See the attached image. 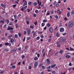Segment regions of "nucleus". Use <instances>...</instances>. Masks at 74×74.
<instances>
[{
  "mask_svg": "<svg viewBox=\"0 0 74 74\" xmlns=\"http://www.w3.org/2000/svg\"><path fill=\"white\" fill-rule=\"evenodd\" d=\"M27 6H25L24 7H23L21 9V11H24L25 10V9H26V8H27Z\"/></svg>",
  "mask_w": 74,
  "mask_h": 74,
  "instance_id": "nucleus-1",
  "label": "nucleus"
},
{
  "mask_svg": "<svg viewBox=\"0 0 74 74\" xmlns=\"http://www.w3.org/2000/svg\"><path fill=\"white\" fill-rule=\"evenodd\" d=\"M73 26V22H71L69 23V26H70V27H71Z\"/></svg>",
  "mask_w": 74,
  "mask_h": 74,
  "instance_id": "nucleus-2",
  "label": "nucleus"
},
{
  "mask_svg": "<svg viewBox=\"0 0 74 74\" xmlns=\"http://www.w3.org/2000/svg\"><path fill=\"white\" fill-rule=\"evenodd\" d=\"M30 32H31V30L29 29H28L27 30V33L28 35H30Z\"/></svg>",
  "mask_w": 74,
  "mask_h": 74,
  "instance_id": "nucleus-3",
  "label": "nucleus"
},
{
  "mask_svg": "<svg viewBox=\"0 0 74 74\" xmlns=\"http://www.w3.org/2000/svg\"><path fill=\"white\" fill-rule=\"evenodd\" d=\"M13 28L12 27H10V26H8V29H7L8 30H13Z\"/></svg>",
  "mask_w": 74,
  "mask_h": 74,
  "instance_id": "nucleus-4",
  "label": "nucleus"
},
{
  "mask_svg": "<svg viewBox=\"0 0 74 74\" xmlns=\"http://www.w3.org/2000/svg\"><path fill=\"white\" fill-rule=\"evenodd\" d=\"M61 41L62 42H65L66 41V39L65 38H62L61 39Z\"/></svg>",
  "mask_w": 74,
  "mask_h": 74,
  "instance_id": "nucleus-5",
  "label": "nucleus"
},
{
  "mask_svg": "<svg viewBox=\"0 0 74 74\" xmlns=\"http://www.w3.org/2000/svg\"><path fill=\"white\" fill-rule=\"evenodd\" d=\"M1 5L2 7L4 8H5L7 7L6 5H4V4L3 3L1 4Z\"/></svg>",
  "mask_w": 74,
  "mask_h": 74,
  "instance_id": "nucleus-6",
  "label": "nucleus"
},
{
  "mask_svg": "<svg viewBox=\"0 0 74 74\" xmlns=\"http://www.w3.org/2000/svg\"><path fill=\"white\" fill-rule=\"evenodd\" d=\"M64 31V29L63 28H61L60 29V32H63Z\"/></svg>",
  "mask_w": 74,
  "mask_h": 74,
  "instance_id": "nucleus-7",
  "label": "nucleus"
},
{
  "mask_svg": "<svg viewBox=\"0 0 74 74\" xmlns=\"http://www.w3.org/2000/svg\"><path fill=\"white\" fill-rule=\"evenodd\" d=\"M49 30L50 32H53V29L52 27H50L49 28Z\"/></svg>",
  "mask_w": 74,
  "mask_h": 74,
  "instance_id": "nucleus-8",
  "label": "nucleus"
},
{
  "mask_svg": "<svg viewBox=\"0 0 74 74\" xmlns=\"http://www.w3.org/2000/svg\"><path fill=\"white\" fill-rule=\"evenodd\" d=\"M5 22V20L4 19L0 21V23H4Z\"/></svg>",
  "mask_w": 74,
  "mask_h": 74,
  "instance_id": "nucleus-9",
  "label": "nucleus"
},
{
  "mask_svg": "<svg viewBox=\"0 0 74 74\" xmlns=\"http://www.w3.org/2000/svg\"><path fill=\"white\" fill-rule=\"evenodd\" d=\"M46 61L48 64H50V60L49 59H48Z\"/></svg>",
  "mask_w": 74,
  "mask_h": 74,
  "instance_id": "nucleus-10",
  "label": "nucleus"
},
{
  "mask_svg": "<svg viewBox=\"0 0 74 74\" xmlns=\"http://www.w3.org/2000/svg\"><path fill=\"white\" fill-rule=\"evenodd\" d=\"M27 5V1H25L24 3L23 4V6L24 7V6H25V5Z\"/></svg>",
  "mask_w": 74,
  "mask_h": 74,
  "instance_id": "nucleus-11",
  "label": "nucleus"
},
{
  "mask_svg": "<svg viewBox=\"0 0 74 74\" xmlns=\"http://www.w3.org/2000/svg\"><path fill=\"white\" fill-rule=\"evenodd\" d=\"M64 51L62 50H61L60 51H59V53L60 54H62V53Z\"/></svg>",
  "mask_w": 74,
  "mask_h": 74,
  "instance_id": "nucleus-12",
  "label": "nucleus"
},
{
  "mask_svg": "<svg viewBox=\"0 0 74 74\" xmlns=\"http://www.w3.org/2000/svg\"><path fill=\"white\" fill-rule=\"evenodd\" d=\"M70 12H67V17H68V18H69V16H70Z\"/></svg>",
  "mask_w": 74,
  "mask_h": 74,
  "instance_id": "nucleus-13",
  "label": "nucleus"
},
{
  "mask_svg": "<svg viewBox=\"0 0 74 74\" xmlns=\"http://www.w3.org/2000/svg\"><path fill=\"white\" fill-rule=\"evenodd\" d=\"M9 51V49H8L7 48L5 49V51L6 52H8Z\"/></svg>",
  "mask_w": 74,
  "mask_h": 74,
  "instance_id": "nucleus-14",
  "label": "nucleus"
},
{
  "mask_svg": "<svg viewBox=\"0 0 74 74\" xmlns=\"http://www.w3.org/2000/svg\"><path fill=\"white\" fill-rule=\"evenodd\" d=\"M65 57L66 58H70V56L69 55H67L65 56Z\"/></svg>",
  "mask_w": 74,
  "mask_h": 74,
  "instance_id": "nucleus-15",
  "label": "nucleus"
},
{
  "mask_svg": "<svg viewBox=\"0 0 74 74\" xmlns=\"http://www.w3.org/2000/svg\"><path fill=\"white\" fill-rule=\"evenodd\" d=\"M71 14L72 15H74V10H73L71 12Z\"/></svg>",
  "mask_w": 74,
  "mask_h": 74,
  "instance_id": "nucleus-16",
  "label": "nucleus"
},
{
  "mask_svg": "<svg viewBox=\"0 0 74 74\" xmlns=\"http://www.w3.org/2000/svg\"><path fill=\"white\" fill-rule=\"evenodd\" d=\"M6 21L7 23L8 24V23H9V20L8 19H6Z\"/></svg>",
  "mask_w": 74,
  "mask_h": 74,
  "instance_id": "nucleus-17",
  "label": "nucleus"
},
{
  "mask_svg": "<svg viewBox=\"0 0 74 74\" xmlns=\"http://www.w3.org/2000/svg\"><path fill=\"white\" fill-rule=\"evenodd\" d=\"M4 45H7V46H8L9 43H8V42H6L5 43Z\"/></svg>",
  "mask_w": 74,
  "mask_h": 74,
  "instance_id": "nucleus-18",
  "label": "nucleus"
},
{
  "mask_svg": "<svg viewBox=\"0 0 74 74\" xmlns=\"http://www.w3.org/2000/svg\"><path fill=\"white\" fill-rule=\"evenodd\" d=\"M12 35L10 34L9 36H8V38H11V37H12Z\"/></svg>",
  "mask_w": 74,
  "mask_h": 74,
  "instance_id": "nucleus-19",
  "label": "nucleus"
},
{
  "mask_svg": "<svg viewBox=\"0 0 74 74\" xmlns=\"http://www.w3.org/2000/svg\"><path fill=\"white\" fill-rule=\"evenodd\" d=\"M34 60H38V58L37 57L34 58Z\"/></svg>",
  "mask_w": 74,
  "mask_h": 74,
  "instance_id": "nucleus-20",
  "label": "nucleus"
},
{
  "mask_svg": "<svg viewBox=\"0 0 74 74\" xmlns=\"http://www.w3.org/2000/svg\"><path fill=\"white\" fill-rule=\"evenodd\" d=\"M56 36L57 37H59V34H58V32L57 33Z\"/></svg>",
  "mask_w": 74,
  "mask_h": 74,
  "instance_id": "nucleus-21",
  "label": "nucleus"
},
{
  "mask_svg": "<svg viewBox=\"0 0 74 74\" xmlns=\"http://www.w3.org/2000/svg\"><path fill=\"white\" fill-rule=\"evenodd\" d=\"M47 20H43L42 22L43 23H45V22H47Z\"/></svg>",
  "mask_w": 74,
  "mask_h": 74,
  "instance_id": "nucleus-22",
  "label": "nucleus"
},
{
  "mask_svg": "<svg viewBox=\"0 0 74 74\" xmlns=\"http://www.w3.org/2000/svg\"><path fill=\"white\" fill-rule=\"evenodd\" d=\"M38 62H35L34 65H38Z\"/></svg>",
  "mask_w": 74,
  "mask_h": 74,
  "instance_id": "nucleus-23",
  "label": "nucleus"
},
{
  "mask_svg": "<svg viewBox=\"0 0 74 74\" xmlns=\"http://www.w3.org/2000/svg\"><path fill=\"white\" fill-rule=\"evenodd\" d=\"M42 70H45V66H42Z\"/></svg>",
  "mask_w": 74,
  "mask_h": 74,
  "instance_id": "nucleus-24",
  "label": "nucleus"
},
{
  "mask_svg": "<svg viewBox=\"0 0 74 74\" xmlns=\"http://www.w3.org/2000/svg\"><path fill=\"white\" fill-rule=\"evenodd\" d=\"M4 73V70L0 72L1 74H3V73Z\"/></svg>",
  "mask_w": 74,
  "mask_h": 74,
  "instance_id": "nucleus-25",
  "label": "nucleus"
},
{
  "mask_svg": "<svg viewBox=\"0 0 74 74\" xmlns=\"http://www.w3.org/2000/svg\"><path fill=\"white\" fill-rule=\"evenodd\" d=\"M35 6H36V5H37V3L36 2H35L33 4Z\"/></svg>",
  "mask_w": 74,
  "mask_h": 74,
  "instance_id": "nucleus-26",
  "label": "nucleus"
},
{
  "mask_svg": "<svg viewBox=\"0 0 74 74\" xmlns=\"http://www.w3.org/2000/svg\"><path fill=\"white\" fill-rule=\"evenodd\" d=\"M32 2L31 1H29L28 3V4L29 5H31V4H32Z\"/></svg>",
  "mask_w": 74,
  "mask_h": 74,
  "instance_id": "nucleus-27",
  "label": "nucleus"
},
{
  "mask_svg": "<svg viewBox=\"0 0 74 74\" xmlns=\"http://www.w3.org/2000/svg\"><path fill=\"white\" fill-rule=\"evenodd\" d=\"M15 67V65L12 66V69H14Z\"/></svg>",
  "mask_w": 74,
  "mask_h": 74,
  "instance_id": "nucleus-28",
  "label": "nucleus"
},
{
  "mask_svg": "<svg viewBox=\"0 0 74 74\" xmlns=\"http://www.w3.org/2000/svg\"><path fill=\"white\" fill-rule=\"evenodd\" d=\"M47 27H49L50 26H51V25L50 24V23H48L47 24Z\"/></svg>",
  "mask_w": 74,
  "mask_h": 74,
  "instance_id": "nucleus-29",
  "label": "nucleus"
},
{
  "mask_svg": "<svg viewBox=\"0 0 74 74\" xmlns=\"http://www.w3.org/2000/svg\"><path fill=\"white\" fill-rule=\"evenodd\" d=\"M41 25H42V26L43 27V26H45V24H44V23H42Z\"/></svg>",
  "mask_w": 74,
  "mask_h": 74,
  "instance_id": "nucleus-30",
  "label": "nucleus"
},
{
  "mask_svg": "<svg viewBox=\"0 0 74 74\" xmlns=\"http://www.w3.org/2000/svg\"><path fill=\"white\" fill-rule=\"evenodd\" d=\"M14 39H12L10 40V42L12 43V42H14Z\"/></svg>",
  "mask_w": 74,
  "mask_h": 74,
  "instance_id": "nucleus-31",
  "label": "nucleus"
},
{
  "mask_svg": "<svg viewBox=\"0 0 74 74\" xmlns=\"http://www.w3.org/2000/svg\"><path fill=\"white\" fill-rule=\"evenodd\" d=\"M26 22L27 25H29V21H27Z\"/></svg>",
  "mask_w": 74,
  "mask_h": 74,
  "instance_id": "nucleus-32",
  "label": "nucleus"
},
{
  "mask_svg": "<svg viewBox=\"0 0 74 74\" xmlns=\"http://www.w3.org/2000/svg\"><path fill=\"white\" fill-rule=\"evenodd\" d=\"M70 51H74V49L71 48V47H70Z\"/></svg>",
  "mask_w": 74,
  "mask_h": 74,
  "instance_id": "nucleus-33",
  "label": "nucleus"
},
{
  "mask_svg": "<svg viewBox=\"0 0 74 74\" xmlns=\"http://www.w3.org/2000/svg\"><path fill=\"white\" fill-rule=\"evenodd\" d=\"M16 28H18V24H16Z\"/></svg>",
  "mask_w": 74,
  "mask_h": 74,
  "instance_id": "nucleus-34",
  "label": "nucleus"
},
{
  "mask_svg": "<svg viewBox=\"0 0 74 74\" xmlns=\"http://www.w3.org/2000/svg\"><path fill=\"white\" fill-rule=\"evenodd\" d=\"M10 32L11 33H14V31L13 30H10Z\"/></svg>",
  "mask_w": 74,
  "mask_h": 74,
  "instance_id": "nucleus-35",
  "label": "nucleus"
},
{
  "mask_svg": "<svg viewBox=\"0 0 74 74\" xmlns=\"http://www.w3.org/2000/svg\"><path fill=\"white\" fill-rule=\"evenodd\" d=\"M21 49H22V48H21V47H19L18 48V50L19 51H21Z\"/></svg>",
  "mask_w": 74,
  "mask_h": 74,
  "instance_id": "nucleus-36",
  "label": "nucleus"
},
{
  "mask_svg": "<svg viewBox=\"0 0 74 74\" xmlns=\"http://www.w3.org/2000/svg\"><path fill=\"white\" fill-rule=\"evenodd\" d=\"M24 35H26V31H25L24 32Z\"/></svg>",
  "mask_w": 74,
  "mask_h": 74,
  "instance_id": "nucleus-37",
  "label": "nucleus"
},
{
  "mask_svg": "<svg viewBox=\"0 0 74 74\" xmlns=\"http://www.w3.org/2000/svg\"><path fill=\"white\" fill-rule=\"evenodd\" d=\"M56 72L55 71H52V74H55V73Z\"/></svg>",
  "mask_w": 74,
  "mask_h": 74,
  "instance_id": "nucleus-38",
  "label": "nucleus"
},
{
  "mask_svg": "<svg viewBox=\"0 0 74 74\" xmlns=\"http://www.w3.org/2000/svg\"><path fill=\"white\" fill-rule=\"evenodd\" d=\"M55 17L57 19H58V16L57 15H56V16H55Z\"/></svg>",
  "mask_w": 74,
  "mask_h": 74,
  "instance_id": "nucleus-39",
  "label": "nucleus"
},
{
  "mask_svg": "<svg viewBox=\"0 0 74 74\" xmlns=\"http://www.w3.org/2000/svg\"><path fill=\"white\" fill-rule=\"evenodd\" d=\"M18 36L19 37H21V33H18Z\"/></svg>",
  "mask_w": 74,
  "mask_h": 74,
  "instance_id": "nucleus-40",
  "label": "nucleus"
},
{
  "mask_svg": "<svg viewBox=\"0 0 74 74\" xmlns=\"http://www.w3.org/2000/svg\"><path fill=\"white\" fill-rule=\"evenodd\" d=\"M50 14V13H49V12H47V14H46V15L47 16V15H49Z\"/></svg>",
  "mask_w": 74,
  "mask_h": 74,
  "instance_id": "nucleus-41",
  "label": "nucleus"
},
{
  "mask_svg": "<svg viewBox=\"0 0 74 74\" xmlns=\"http://www.w3.org/2000/svg\"><path fill=\"white\" fill-rule=\"evenodd\" d=\"M25 56H21V58L22 59H24V58H25Z\"/></svg>",
  "mask_w": 74,
  "mask_h": 74,
  "instance_id": "nucleus-42",
  "label": "nucleus"
},
{
  "mask_svg": "<svg viewBox=\"0 0 74 74\" xmlns=\"http://www.w3.org/2000/svg\"><path fill=\"white\" fill-rule=\"evenodd\" d=\"M14 37L15 38H17L18 37V35L16 34H15L14 35Z\"/></svg>",
  "mask_w": 74,
  "mask_h": 74,
  "instance_id": "nucleus-43",
  "label": "nucleus"
},
{
  "mask_svg": "<svg viewBox=\"0 0 74 74\" xmlns=\"http://www.w3.org/2000/svg\"><path fill=\"white\" fill-rule=\"evenodd\" d=\"M16 50L15 49H13V52H16Z\"/></svg>",
  "mask_w": 74,
  "mask_h": 74,
  "instance_id": "nucleus-44",
  "label": "nucleus"
},
{
  "mask_svg": "<svg viewBox=\"0 0 74 74\" xmlns=\"http://www.w3.org/2000/svg\"><path fill=\"white\" fill-rule=\"evenodd\" d=\"M16 6V5H12V6L13 7V8H15Z\"/></svg>",
  "mask_w": 74,
  "mask_h": 74,
  "instance_id": "nucleus-45",
  "label": "nucleus"
},
{
  "mask_svg": "<svg viewBox=\"0 0 74 74\" xmlns=\"http://www.w3.org/2000/svg\"><path fill=\"white\" fill-rule=\"evenodd\" d=\"M38 10H36L35 11V13H38Z\"/></svg>",
  "mask_w": 74,
  "mask_h": 74,
  "instance_id": "nucleus-46",
  "label": "nucleus"
},
{
  "mask_svg": "<svg viewBox=\"0 0 74 74\" xmlns=\"http://www.w3.org/2000/svg\"><path fill=\"white\" fill-rule=\"evenodd\" d=\"M60 11V10H58V11H59V14H61V13H62V12Z\"/></svg>",
  "mask_w": 74,
  "mask_h": 74,
  "instance_id": "nucleus-47",
  "label": "nucleus"
},
{
  "mask_svg": "<svg viewBox=\"0 0 74 74\" xmlns=\"http://www.w3.org/2000/svg\"><path fill=\"white\" fill-rule=\"evenodd\" d=\"M33 35L34 36H36V33L35 32L33 34Z\"/></svg>",
  "mask_w": 74,
  "mask_h": 74,
  "instance_id": "nucleus-48",
  "label": "nucleus"
},
{
  "mask_svg": "<svg viewBox=\"0 0 74 74\" xmlns=\"http://www.w3.org/2000/svg\"><path fill=\"white\" fill-rule=\"evenodd\" d=\"M25 39H26V36H25L24 38L23 39V42H24L25 41Z\"/></svg>",
  "mask_w": 74,
  "mask_h": 74,
  "instance_id": "nucleus-49",
  "label": "nucleus"
},
{
  "mask_svg": "<svg viewBox=\"0 0 74 74\" xmlns=\"http://www.w3.org/2000/svg\"><path fill=\"white\" fill-rule=\"evenodd\" d=\"M12 25V23H9V25L10 26H11Z\"/></svg>",
  "mask_w": 74,
  "mask_h": 74,
  "instance_id": "nucleus-50",
  "label": "nucleus"
},
{
  "mask_svg": "<svg viewBox=\"0 0 74 74\" xmlns=\"http://www.w3.org/2000/svg\"><path fill=\"white\" fill-rule=\"evenodd\" d=\"M29 69H32V66H29Z\"/></svg>",
  "mask_w": 74,
  "mask_h": 74,
  "instance_id": "nucleus-51",
  "label": "nucleus"
},
{
  "mask_svg": "<svg viewBox=\"0 0 74 74\" xmlns=\"http://www.w3.org/2000/svg\"><path fill=\"white\" fill-rule=\"evenodd\" d=\"M34 17L35 18H36V14H34Z\"/></svg>",
  "mask_w": 74,
  "mask_h": 74,
  "instance_id": "nucleus-52",
  "label": "nucleus"
},
{
  "mask_svg": "<svg viewBox=\"0 0 74 74\" xmlns=\"http://www.w3.org/2000/svg\"><path fill=\"white\" fill-rule=\"evenodd\" d=\"M44 51H45V49H43L42 51V53H44Z\"/></svg>",
  "mask_w": 74,
  "mask_h": 74,
  "instance_id": "nucleus-53",
  "label": "nucleus"
},
{
  "mask_svg": "<svg viewBox=\"0 0 74 74\" xmlns=\"http://www.w3.org/2000/svg\"><path fill=\"white\" fill-rule=\"evenodd\" d=\"M59 5V4H57L56 5V7H58Z\"/></svg>",
  "mask_w": 74,
  "mask_h": 74,
  "instance_id": "nucleus-54",
  "label": "nucleus"
},
{
  "mask_svg": "<svg viewBox=\"0 0 74 74\" xmlns=\"http://www.w3.org/2000/svg\"><path fill=\"white\" fill-rule=\"evenodd\" d=\"M25 49H27V46H26L25 47Z\"/></svg>",
  "mask_w": 74,
  "mask_h": 74,
  "instance_id": "nucleus-55",
  "label": "nucleus"
},
{
  "mask_svg": "<svg viewBox=\"0 0 74 74\" xmlns=\"http://www.w3.org/2000/svg\"><path fill=\"white\" fill-rule=\"evenodd\" d=\"M67 18L66 17H65L64 18V20L65 21H67Z\"/></svg>",
  "mask_w": 74,
  "mask_h": 74,
  "instance_id": "nucleus-56",
  "label": "nucleus"
},
{
  "mask_svg": "<svg viewBox=\"0 0 74 74\" xmlns=\"http://www.w3.org/2000/svg\"><path fill=\"white\" fill-rule=\"evenodd\" d=\"M72 61H73L74 60V57H73L72 58L71 60Z\"/></svg>",
  "mask_w": 74,
  "mask_h": 74,
  "instance_id": "nucleus-57",
  "label": "nucleus"
},
{
  "mask_svg": "<svg viewBox=\"0 0 74 74\" xmlns=\"http://www.w3.org/2000/svg\"><path fill=\"white\" fill-rule=\"evenodd\" d=\"M30 38H31L30 37H28L27 40H30Z\"/></svg>",
  "mask_w": 74,
  "mask_h": 74,
  "instance_id": "nucleus-58",
  "label": "nucleus"
},
{
  "mask_svg": "<svg viewBox=\"0 0 74 74\" xmlns=\"http://www.w3.org/2000/svg\"><path fill=\"white\" fill-rule=\"evenodd\" d=\"M57 47H60V45L58 44V45H57Z\"/></svg>",
  "mask_w": 74,
  "mask_h": 74,
  "instance_id": "nucleus-59",
  "label": "nucleus"
},
{
  "mask_svg": "<svg viewBox=\"0 0 74 74\" xmlns=\"http://www.w3.org/2000/svg\"><path fill=\"white\" fill-rule=\"evenodd\" d=\"M37 55L38 58H39V57H40V54L39 53Z\"/></svg>",
  "mask_w": 74,
  "mask_h": 74,
  "instance_id": "nucleus-60",
  "label": "nucleus"
},
{
  "mask_svg": "<svg viewBox=\"0 0 74 74\" xmlns=\"http://www.w3.org/2000/svg\"><path fill=\"white\" fill-rule=\"evenodd\" d=\"M40 37H37L36 38V39L37 40H39V39H40Z\"/></svg>",
  "mask_w": 74,
  "mask_h": 74,
  "instance_id": "nucleus-61",
  "label": "nucleus"
},
{
  "mask_svg": "<svg viewBox=\"0 0 74 74\" xmlns=\"http://www.w3.org/2000/svg\"><path fill=\"white\" fill-rule=\"evenodd\" d=\"M30 28H31V29H33L34 27H33V26L31 25V26H30Z\"/></svg>",
  "mask_w": 74,
  "mask_h": 74,
  "instance_id": "nucleus-62",
  "label": "nucleus"
},
{
  "mask_svg": "<svg viewBox=\"0 0 74 74\" xmlns=\"http://www.w3.org/2000/svg\"><path fill=\"white\" fill-rule=\"evenodd\" d=\"M67 9L68 10H70V8L69 7H68L67 8Z\"/></svg>",
  "mask_w": 74,
  "mask_h": 74,
  "instance_id": "nucleus-63",
  "label": "nucleus"
},
{
  "mask_svg": "<svg viewBox=\"0 0 74 74\" xmlns=\"http://www.w3.org/2000/svg\"><path fill=\"white\" fill-rule=\"evenodd\" d=\"M51 14H53V11H51Z\"/></svg>",
  "mask_w": 74,
  "mask_h": 74,
  "instance_id": "nucleus-64",
  "label": "nucleus"
}]
</instances>
